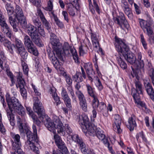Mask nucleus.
Masks as SVG:
<instances>
[{
  "mask_svg": "<svg viewBox=\"0 0 154 154\" xmlns=\"http://www.w3.org/2000/svg\"><path fill=\"white\" fill-rule=\"evenodd\" d=\"M17 125L19 130L21 133H26L28 139L25 142V146L35 153H39L38 148L36 146L37 144H38V138L37 136V130L36 126L33 125L32 128L33 133L29 131L27 127L24 125L20 119H18L17 121Z\"/></svg>",
  "mask_w": 154,
  "mask_h": 154,
  "instance_id": "f257e3e1",
  "label": "nucleus"
},
{
  "mask_svg": "<svg viewBox=\"0 0 154 154\" xmlns=\"http://www.w3.org/2000/svg\"><path fill=\"white\" fill-rule=\"evenodd\" d=\"M50 36V42L52 45L53 51H49L48 52V57L54 68L58 71H60V72L62 71V68L57 57H61L60 49L62 47V45L58 38L54 34L51 33Z\"/></svg>",
  "mask_w": 154,
  "mask_h": 154,
  "instance_id": "f03ea898",
  "label": "nucleus"
},
{
  "mask_svg": "<svg viewBox=\"0 0 154 154\" xmlns=\"http://www.w3.org/2000/svg\"><path fill=\"white\" fill-rule=\"evenodd\" d=\"M6 100L9 107V109L6 110L7 116L11 125L14 126L15 124L12 108L19 115H22L24 113V109L15 97H6Z\"/></svg>",
  "mask_w": 154,
  "mask_h": 154,
  "instance_id": "7ed1b4c3",
  "label": "nucleus"
},
{
  "mask_svg": "<svg viewBox=\"0 0 154 154\" xmlns=\"http://www.w3.org/2000/svg\"><path fill=\"white\" fill-rule=\"evenodd\" d=\"M116 41L117 43L116 46L117 51L122 55L128 62L136 65V63H138V61H136L134 55L129 51L128 47L119 39H116Z\"/></svg>",
  "mask_w": 154,
  "mask_h": 154,
  "instance_id": "20e7f679",
  "label": "nucleus"
},
{
  "mask_svg": "<svg viewBox=\"0 0 154 154\" xmlns=\"http://www.w3.org/2000/svg\"><path fill=\"white\" fill-rule=\"evenodd\" d=\"M55 123L52 122L50 118L46 119L45 121L44 124L45 126L48 130L51 132L53 133L56 131L59 133L62 131V126L63 124L60 119L57 117H56V119L54 120Z\"/></svg>",
  "mask_w": 154,
  "mask_h": 154,
  "instance_id": "39448f33",
  "label": "nucleus"
},
{
  "mask_svg": "<svg viewBox=\"0 0 154 154\" xmlns=\"http://www.w3.org/2000/svg\"><path fill=\"white\" fill-rule=\"evenodd\" d=\"M61 52V57L57 58L58 60L60 59V60L63 59V56L65 55H68L71 54L74 60L76 63H78L79 61L78 59V55L77 52L75 49L69 46L67 42H65L62 47L60 49Z\"/></svg>",
  "mask_w": 154,
  "mask_h": 154,
  "instance_id": "423d86ee",
  "label": "nucleus"
},
{
  "mask_svg": "<svg viewBox=\"0 0 154 154\" xmlns=\"http://www.w3.org/2000/svg\"><path fill=\"white\" fill-rule=\"evenodd\" d=\"M5 8L8 15L9 17V21L10 24L12 26L14 31L15 32H17L18 30V28L17 27L18 23L15 19L13 18V16L14 15V8L12 5L8 4H6Z\"/></svg>",
  "mask_w": 154,
  "mask_h": 154,
  "instance_id": "0eeeda50",
  "label": "nucleus"
},
{
  "mask_svg": "<svg viewBox=\"0 0 154 154\" xmlns=\"http://www.w3.org/2000/svg\"><path fill=\"white\" fill-rule=\"evenodd\" d=\"M72 140L76 142L82 152L84 154H92V152L88 149L82 139L77 134L71 136Z\"/></svg>",
  "mask_w": 154,
  "mask_h": 154,
  "instance_id": "6e6552de",
  "label": "nucleus"
},
{
  "mask_svg": "<svg viewBox=\"0 0 154 154\" xmlns=\"http://www.w3.org/2000/svg\"><path fill=\"white\" fill-rule=\"evenodd\" d=\"M33 100V110L35 112L37 113L41 120L43 121L45 113L42 103L39 101L38 97H34Z\"/></svg>",
  "mask_w": 154,
  "mask_h": 154,
  "instance_id": "1a4fd4ad",
  "label": "nucleus"
},
{
  "mask_svg": "<svg viewBox=\"0 0 154 154\" xmlns=\"http://www.w3.org/2000/svg\"><path fill=\"white\" fill-rule=\"evenodd\" d=\"M113 19L115 23L117 24L121 29H128L129 27V25L122 12H119V15L114 17Z\"/></svg>",
  "mask_w": 154,
  "mask_h": 154,
  "instance_id": "9d476101",
  "label": "nucleus"
},
{
  "mask_svg": "<svg viewBox=\"0 0 154 154\" xmlns=\"http://www.w3.org/2000/svg\"><path fill=\"white\" fill-rule=\"evenodd\" d=\"M28 31L33 42L39 47L42 46V44L41 43V41L37 33L36 28H35L33 26H31Z\"/></svg>",
  "mask_w": 154,
  "mask_h": 154,
  "instance_id": "9b49d317",
  "label": "nucleus"
},
{
  "mask_svg": "<svg viewBox=\"0 0 154 154\" xmlns=\"http://www.w3.org/2000/svg\"><path fill=\"white\" fill-rule=\"evenodd\" d=\"M137 61L138 63H136V69L135 71L133 68H132V71L131 72V74L132 77H135L137 80H138L139 77L138 75L139 74V71L140 69L143 70L144 64L143 60H141L142 54L140 52L138 54Z\"/></svg>",
  "mask_w": 154,
  "mask_h": 154,
  "instance_id": "f8f14e48",
  "label": "nucleus"
},
{
  "mask_svg": "<svg viewBox=\"0 0 154 154\" xmlns=\"http://www.w3.org/2000/svg\"><path fill=\"white\" fill-rule=\"evenodd\" d=\"M15 46L17 49L18 53L24 60L26 59L28 55V53L26 50L23 43L21 40L17 38L15 39Z\"/></svg>",
  "mask_w": 154,
  "mask_h": 154,
  "instance_id": "ddd939ff",
  "label": "nucleus"
},
{
  "mask_svg": "<svg viewBox=\"0 0 154 154\" xmlns=\"http://www.w3.org/2000/svg\"><path fill=\"white\" fill-rule=\"evenodd\" d=\"M24 40L25 45L27 48L28 52L35 56H37L38 54V51L29 37L27 35L25 36Z\"/></svg>",
  "mask_w": 154,
  "mask_h": 154,
  "instance_id": "4468645a",
  "label": "nucleus"
},
{
  "mask_svg": "<svg viewBox=\"0 0 154 154\" xmlns=\"http://www.w3.org/2000/svg\"><path fill=\"white\" fill-rule=\"evenodd\" d=\"M17 79L18 84L16 85L17 88H19L21 95L22 96H26L27 93L24 88L25 82L23 78H22V74L19 72L17 76Z\"/></svg>",
  "mask_w": 154,
  "mask_h": 154,
  "instance_id": "2eb2a0df",
  "label": "nucleus"
},
{
  "mask_svg": "<svg viewBox=\"0 0 154 154\" xmlns=\"http://www.w3.org/2000/svg\"><path fill=\"white\" fill-rule=\"evenodd\" d=\"M120 4L125 13L130 19H132L133 14L132 11L129 7V5L126 0H121Z\"/></svg>",
  "mask_w": 154,
  "mask_h": 154,
  "instance_id": "dca6fc26",
  "label": "nucleus"
},
{
  "mask_svg": "<svg viewBox=\"0 0 154 154\" xmlns=\"http://www.w3.org/2000/svg\"><path fill=\"white\" fill-rule=\"evenodd\" d=\"M139 22L140 27L144 32L146 31L148 35L153 33V31L149 23L142 19H139Z\"/></svg>",
  "mask_w": 154,
  "mask_h": 154,
  "instance_id": "f3484780",
  "label": "nucleus"
},
{
  "mask_svg": "<svg viewBox=\"0 0 154 154\" xmlns=\"http://www.w3.org/2000/svg\"><path fill=\"white\" fill-rule=\"evenodd\" d=\"M114 125L113 126V129L116 132L119 134L122 132L120 128V125L121 124V117L118 114H116L114 117Z\"/></svg>",
  "mask_w": 154,
  "mask_h": 154,
  "instance_id": "a211bd4d",
  "label": "nucleus"
},
{
  "mask_svg": "<svg viewBox=\"0 0 154 154\" xmlns=\"http://www.w3.org/2000/svg\"><path fill=\"white\" fill-rule=\"evenodd\" d=\"M55 143L59 149L62 150V152L64 153L68 152L67 148L65 146V144L62 142L60 137L58 135H55L54 136Z\"/></svg>",
  "mask_w": 154,
  "mask_h": 154,
  "instance_id": "6ab92c4d",
  "label": "nucleus"
},
{
  "mask_svg": "<svg viewBox=\"0 0 154 154\" xmlns=\"http://www.w3.org/2000/svg\"><path fill=\"white\" fill-rule=\"evenodd\" d=\"M136 87V90H132L131 95L133 96H138L140 95H143L142 91V85L140 82L137 80L134 82Z\"/></svg>",
  "mask_w": 154,
  "mask_h": 154,
  "instance_id": "aec40b11",
  "label": "nucleus"
},
{
  "mask_svg": "<svg viewBox=\"0 0 154 154\" xmlns=\"http://www.w3.org/2000/svg\"><path fill=\"white\" fill-rule=\"evenodd\" d=\"M11 137L13 140H12V149H15L17 147L21 146V143L20 141V136L18 134H13Z\"/></svg>",
  "mask_w": 154,
  "mask_h": 154,
  "instance_id": "412c9836",
  "label": "nucleus"
},
{
  "mask_svg": "<svg viewBox=\"0 0 154 154\" xmlns=\"http://www.w3.org/2000/svg\"><path fill=\"white\" fill-rule=\"evenodd\" d=\"M136 120V116L134 114L131 115L128 119V124L127 125V127L131 131H133L137 127Z\"/></svg>",
  "mask_w": 154,
  "mask_h": 154,
  "instance_id": "4be33fe9",
  "label": "nucleus"
},
{
  "mask_svg": "<svg viewBox=\"0 0 154 154\" xmlns=\"http://www.w3.org/2000/svg\"><path fill=\"white\" fill-rule=\"evenodd\" d=\"M61 67L62 68V71L60 72V71H58L57 70V71L58 72H60V74H63V76L64 77L65 79V80L67 84L69 85V88L71 89V91L70 92L71 95L73 96V92L72 89L71 87L72 84V79L71 78V77L69 75H67L66 72H64V71L63 69L62 68L61 66Z\"/></svg>",
  "mask_w": 154,
  "mask_h": 154,
  "instance_id": "5701e85b",
  "label": "nucleus"
},
{
  "mask_svg": "<svg viewBox=\"0 0 154 154\" xmlns=\"http://www.w3.org/2000/svg\"><path fill=\"white\" fill-rule=\"evenodd\" d=\"M97 109L98 112L102 113L104 116L107 117L108 116V109L103 102H101L100 103L99 106L97 108Z\"/></svg>",
  "mask_w": 154,
  "mask_h": 154,
  "instance_id": "b1692460",
  "label": "nucleus"
},
{
  "mask_svg": "<svg viewBox=\"0 0 154 154\" xmlns=\"http://www.w3.org/2000/svg\"><path fill=\"white\" fill-rule=\"evenodd\" d=\"M24 16L21 8L19 5H16L14 12V18H16L18 19Z\"/></svg>",
  "mask_w": 154,
  "mask_h": 154,
  "instance_id": "393cba45",
  "label": "nucleus"
},
{
  "mask_svg": "<svg viewBox=\"0 0 154 154\" xmlns=\"http://www.w3.org/2000/svg\"><path fill=\"white\" fill-rule=\"evenodd\" d=\"M96 135L99 139L101 140L103 143H107L108 139L101 129H97Z\"/></svg>",
  "mask_w": 154,
  "mask_h": 154,
  "instance_id": "a878e982",
  "label": "nucleus"
},
{
  "mask_svg": "<svg viewBox=\"0 0 154 154\" xmlns=\"http://www.w3.org/2000/svg\"><path fill=\"white\" fill-rule=\"evenodd\" d=\"M3 44L5 46L8 48V51L11 54H14V49L15 47V45L14 44H11V42L8 39Z\"/></svg>",
  "mask_w": 154,
  "mask_h": 154,
  "instance_id": "bb28decb",
  "label": "nucleus"
},
{
  "mask_svg": "<svg viewBox=\"0 0 154 154\" xmlns=\"http://www.w3.org/2000/svg\"><path fill=\"white\" fill-rule=\"evenodd\" d=\"M144 84L148 95L151 96H154V91L151 84L149 82L146 83L144 82Z\"/></svg>",
  "mask_w": 154,
  "mask_h": 154,
  "instance_id": "cd10ccee",
  "label": "nucleus"
},
{
  "mask_svg": "<svg viewBox=\"0 0 154 154\" xmlns=\"http://www.w3.org/2000/svg\"><path fill=\"white\" fill-rule=\"evenodd\" d=\"M79 104L81 108L85 112L87 111V105L85 97H79Z\"/></svg>",
  "mask_w": 154,
  "mask_h": 154,
  "instance_id": "c85d7f7f",
  "label": "nucleus"
},
{
  "mask_svg": "<svg viewBox=\"0 0 154 154\" xmlns=\"http://www.w3.org/2000/svg\"><path fill=\"white\" fill-rule=\"evenodd\" d=\"M79 123L81 124L82 125H84L85 127L87 126V125H89L91 124L89 122V119L87 115H83L81 117V118H79Z\"/></svg>",
  "mask_w": 154,
  "mask_h": 154,
  "instance_id": "c756f323",
  "label": "nucleus"
},
{
  "mask_svg": "<svg viewBox=\"0 0 154 154\" xmlns=\"http://www.w3.org/2000/svg\"><path fill=\"white\" fill-rule=\"evenodd\" d=\"M62 127L63 131L60 132L59 134L61 133L62 135H65L66 133L68 134H70L72 133V131L68 124H66L64 126H63V125Z\"/></svg>",
  "mask_w": 154,
  "mask_h": 154,
  "instance_id": "7c9ffc66",
  "label": "nucleus"
},
{
  "mask_svg": "<svg viewBox=\"0 0 154 154\" xmlns=\"http://www.w3.org/2000/svg\"><path fill=\"white\" fill-rule=\"evenodd\" d=\"M85 128L87 129L88 132L90 135L94 136L96 135V131H95V127H93L91 124L89 125H87Z\"/></svg>",
  "mask_w": 154,
  "mask_h": 154,
  "instance_id": "2f4dec72",
  "label": "nucleus"
},
{
  "mask_svg": "<svg viewBox=\"0 0 154 154\" xmlns=\"http://www.w3.org/2000/svg\"><path fill=\"white\" fill-rule=\"evenodd\" d=\"M0 25L2 26V32L5 33L6 30L10 29L6 23L4 17L0 20Z\"/></svg>",
  "mask_w": 154,
  "mask_h": 154,
  "instance_id": "473e14b6",
  "label": "nucleus"
},
{
  "mask_svg": "<svg viewBox=\"0 0 154 154\" xmlns=\"http://www.w3.org/2000/svg\"><path fill=\"white\" fill-rule=\"evenodd\" d=\"M51 14L53 16L56 24L60 28H63L64 25L63 23L59 20L57 15L54 14V12L51 11Z\"/></svg>",
  "mask_w": 154,
  "mask_h": 154,
  "instance_id": "72a5a7b5",
  "label": "nucleus"
},
{
  "mask_svg": "<svg viewBox=\"0 0 154 154\" xmlns=\"http://www.w3.org/2000/svg\"><path fill=\"white\" fill-rule=\"evenodd\" d=\"M17 20L19 21L21 26L23 28L26 29L28 28L26 18L24 16L18 19Z\"/></svg>",
  "mask_w": 154,
  "mask_h": 154,
  "instance_id": "f704fd0d",
  "label": "nucleus"
},
{
  "mask_svg": "<svg viewBox=\"0 0 154 154\" xmlns=\"http://www.w3.org/2000/svg\"><path fill=\"white\" fill-rule=\"evenodd\" d=\"M42 22L45 25L46 29L48 30H49L51 28L50 25L47 21V20L45 19L44 14L41 15L39 16Z\"/></svg>",
  "mask_w": 154,
  "mask_h": 154,
  "instance_id": "c9c22d12",
  "label": "nucleus"
},
{
  "mask_svg": "<svg viewBox=\"0 0 154 154\" xmlns=\"http://www.w3.org/2000/svg\"><path fill=\"white\" fill-rule=\"evenodd\" d=\"M135 103L138 106L139 105L142 107L146 108V106L144 103L141 101L139 97H133Z\"/></svg>",
  "mask_w": 154,
  "mask_h": 154,
  "instance_id": "e433bc0d",
  "label": "nucleus"
},
{
  "mask_svg": "<svg viewBox=\"0 0 154 154\" xmlns=\"http://www.w3.org/2000/svg\"><path fill=\"white\" fill-rule=\"evenodd\" d=\"M32 20L33 24L36 27H38L41 26L42 23L38 17L37 16H34L32 18Z\"/></svg>",
  "mask_w": 154,
  "mask_h": 154,
  "instance_id": "4c0bfd02",
  "label": "nucleus"
},
{
  "mask_svg": "<svg viewBox=\"0 0 154 154\" xmlns=\"http://www.w3.org/2000/svg\"><path fill=\"white\" fill-rule=\"evenodd\" d=\"M92 105L94 109H97L99 106L100 103L99 100L96 97H92Z\"/></svg>",
  "mask_w": 154,
  "mask_h": 154,
  "instance_id": "58836bf2",
  "label": "nucleus"
},
{
  "mask_svg": "<svg viewBox=\"0 0 154 154\" xmlns=\"http://www.w3.org/2000/svg\"><path fill=\"white\" fill-rule=\"evenodd\" d=\"M81 73L76 72L73 76V80L77 82H80L83 81V79L81 75Z\"/></svg>",
  "mask_w": 154,
  "mask_h": 154,
  "instance_id": "ea45409f",
  "label": "nucleus"
},
{
  "mask_svg": "<svg viewBox=\"0 0 154 154\" xmlns=\"http://www.w3.org/2000/svg\"><path fill=\"white\" fill-rule=\"evenodd\" d=\"M118 63L121 67L123 69H125L127 68V65L123 61L121 57H120L118 59Z\"/></svg>",
  "mask_w": 154,
  "mask_h": 154,
  "instance_id": "a19ab883",
  "label": "nucleus"
},
{
  "mask_svg": "<svg viewBox=\"0 0 154 154\" xmlns=\"http://www.w3.org/2000/svg\"><path fill=\"white\" fill-rule=\"evenodd\" d=\"M21 65L24 73L28 75L29 69L28 66L26 63L24 62H22L21 63Z\"/></svg>",
  "mask_w": 154,
  "mask_h": 154,
  "instance_id": "79ce46f5",
  "label": "nucleus"
},
{
  "mask_svg": "<svg viewBox=\"0 0 154 154\" xmlns=\"http://www.w3.org/2000/svg\"><path fill=\"white\" fill-rule=\"evenodd\" d=\"M88 92L90 96H95L94 91L92 87L89 84L86 85Z\"/></svg>",
  "mask_w": 154,
  "mask_h": 154,
  "instance_id": "37998d69",
  "label": "nucleus"
},
{
  "mask_svg": "<svg viewBox=\"0 0 154 154\" xmlns=\"http://www.w3.org/2000/svg\"><path fill=\"white\" fill-rule=\"evenodd\" d=\"M86 71L89 80H90L91 82H92V77L94 74V71L93 69H92L89 70H86Z\"/></svg>",
  "mask_w": 154,
  "mask_h": 154,
  "instance_id": "c03bdc74",
  "label": "nucleus"
},
{
  "mask_svg": "<svg viewBox=\"0 0 154 154\" xmlns=\"http://www.w3.org/2000/svg\"><path fill=\"white\" fill-rule=\"evenodd\" d=\"M139 136H141V138L144 141L146 142L147 141V139L145 137L143 131H141L137 133L136 135V138L138 141H140V139H139Z\"/></svg>",
  "mask_w": 154,
  "mask_h": 154,
  "instance_id": "a18cd8bd",
  "label": "nucleus"
},
{
  "mask_svg": "<svg viewBox=\"0 0 154 154\" xmlns=\"http://www.w3.org/2000/svg\"><path fill=\"white\" fill-rule=\"evenodd\" d=\"M139 136H141V138L144 141L146 142L147 141V139L145 137L143 131H141L137 133L136 135V138L138 141H140V139H139Z\"/></svg>",
  "mask_w": 154,
  "mask_h": 154,
  "instance_id": "49530a36",
  "label": "nucleus"
},
{
  "mask_svg": "<svg viewBox=\"0 0 154 154\" xmlns=\"http://www.w3.org/2000/svg\"><path fill=\"white\" fill-rule=\"evenodd\" d=\"M67 11L69 14L71 16H74L75 15V8L73 7H69L67 8Z\"/></svg>",
  "mask_w": 154,
  "mask_h": 154,
  "instance_id": "de8ad7c7",
  "label": "nucleus"
},
{
  "mask_svg": "<svg viewBox=\"0 0 154 154\" xmlns=\"http://www.w3.org/2000/svg\"><path fill=\"white\" fill-rule=\"evenodd\" d=\"M15 150L14 152H11V154H25L21 148V147H17L15 149H13Z\"/></svg>",
  "mask_w": 154,
  "mask_h": 154,
  "instance_id": "09e8293b",
  "label": "nucleus"
},
{
  "mask_svg": "<svg viewBox=\"0 0 154 154\" xmlns=\"http://www.w3.org/2000/svg\"><path fill=\"white\" fill-rule=\"evenodd\" d=\"M63 99L66 104V106L70 108L71 107V104L70 99L69 97H64Z\"/></svg>",
  "mask_w": 154,
  "mask_h": 154,
  "instance_id": "8fccbe9b",
  "label": "nucleus"
},
{
  "mask_svg": "<svg viewBox=\"0 0 154 154\" xmlns=\"http://www.w3.org/2000/svg\"><path fill=\"white\" fill-rule=\"evenodd\" d=\"M96 85L99 91H101L103 89V86L100 79L97 78V82L96 83Z\"/></svg>",
  "mask_w": 154,
  "mask_h": 154,
  "instance_id": "3c124183",
  "label": "nucleus"
},
{
  "mask_svg": "<svg viewBox=\"0 0 154 154\" xmlns=\"http://www.w3.org/2000/svg\"><path fill=\"white\" fill-rule=\"evenodd\" d=\"M37 29L39 34L43 37L45 36V32L43 28L41 26L37 27Z\"/></svg>",
  "mask_w": 154,
  "mask_h": 154,
  "instance_id": "603ef678",
  "label": "nucleus"
},
{
  "mask_svg": "<svg viewBox=\"0 0 154 154\" xmlns=\"http://www.w3.org/2000/svg\"><path fill=\"white\" fill-rule=\"evenodd\" d=\"M141 41L142 45L145 49H146L147 47V44L145 40L143 35L142 34H141L140 35Z\"/></svg>",
  "mask_w": 154,
  "mask_h": 154,
  "instance_id": "864d4df0",
  "label": "nucleus"
},
{
  "mask_svg": "<svg viewBox=\"0 0 154 154\" xmlns=\"http://www.w3.org/2000/svg\"><path fill=\"white\" fill-rule=\"evenodd\" d=\"M33 4L37 7L41 6V1L40 0H29Z\"/></svg>",
  "mask_w": 154,
  "mask_h": 154,
  "instance_id": "5fc2aeb1",
  "label": "nucleus"
},
{
  "mask_svg": "<svg viewBox=\"0 0 154 154\" xmlns=\"http://www.w3.org/2000/svg\"><path fill=\"white\" fill-rule=\"evenodd\" d=\"M53 5L52 2L51 1H49L48 2V6L46 8V10L49 11H51L52 10Z\"/></svg>",
  "mask_w": 154,
  "mask_h": 154,
  "instance_id": "6e6d98bb",
  "label": "nucleus"
},
{
  "mask_svg": "<svg viewBox=\"0 0 154 154\" xmlns=\"http://www.w3.org/2000/svg\"><path fill=\"white\" fill-rule=\"evenodd\" d=\"M49 92L52 96H58L56 92V89L54 88H51Z\"/></svg>",
  "mask_w": 154,
  "mask_h": 154,
  "instance_id": "4d7b16f0",
  "label": "nucleus"
},
{
  "mask_svg": "<svg viewBox=\"0 0 154 154\" xmlns=\"http://www.w3.org/2000/svg\"><path fill=\"white\" fill-rule=\"evenodd\" d=\"M62 14L64 17L65 20L67 23H68L69 20L67 12L66 11H63L62 12Z\"/></svg>",
  "mask_w": 154,
  "mask_h": 154,
  "instance_id": "13d9d810",
  "label": "nucleus"
},
{
  "mask_svg": "<svg viewBox=\"0 0 154 154\" xmlns=\"http://www.w3.org/2000/svg\"><path fill=\"white\" fill-rule=\"evenodd\" d=\"M93 6L95 8L96 11L98 13V14L100 13V10L99 7L96 1L95 0H93Z\"/></svg>",
  "mask_w": 154,
  "mask_h": 154,
  "instance_id": "bf43d9fd",
  "label": "nucleus"
},
{
  "mask_svg": "<svg viewBox=\"0 0 154 154\" xmlns=\"http://www.w3.org/2000/svg\"><path fill=\"white\" fill-rule=\"evenodd\" d=\"M93 45L94 48H96L97 49L99 48V42L98 40H96L95 41H92Z\"/></svg>",
  "mask_w": 154,
  "mask_h": 154,
  "instance_id": "052dcab7",
  "label": "nucleus"
},
{
  "mask_svg": "<svg viewBox=\"0 0 154 154\" xmlns=\"http://www.w3.org/2000/svg\"><path fill=\"white\" fill-rule=\"evenodd\" d=\"M91 38L92 42L98 39V36L92 33H91Z\"/></svg>",
  "mask_w": 154,
  "mask_h": 154,
  "instance_id": "680f3d73",
  "label": "nucleus"
},
{
  "mask_svg": "<svg viewBox=\"0 0 154 154\" xmlns=\"http://www.w3.org/2000/svg\"><path fill=\"white\" fill-rule=\"evenodd\" d=\"M79 53L80 55H83L86 53L84 50L83 46L82 45L79 47Z\"/></svg>",
  "mask_w": 154,
  "mask_h": 154,
  "instance_id": "e2e57ef3",
  "label": "nucleus"
},
{
  "mask_svg": "<svg viewBox=\"0 0 154 154\" xmlns=\"http://www.w3.org/2000/svg\"><path fill=\"white\" fill-rule=\"evenodd\" d=\"M7 39L5 37H3L2 34L1 32H0V42L3 44L5 42Z\"/></svg>",
  "mask_w": 154,
  "mask_h": 154,
  "instance_id": "0e129e2a",
  "label": "nucleus"
},
{
  "mask_svg": "<svg viewBox=\"0 0 154 154\" xmlns=\"http://www.w3.org/2000/svg\"><path fill=\"white\" fill-rule=\"evenodd\" d=\"M85 68L86 71L92 69V66L91 63H88L85 65Z\"/></svg>",
  "mask_w": 154,
  "mask_h": 154,
  "instance_id": "69168bd1",
  "label": "nucleus"
},
{
  "mask_svg": "<svg viewBox=\"0 0 154 154\" xmlns=\"http://www.w3.org/2000/svg\"><path fill=\"white\" fill-rule=\"evenodd\" d=\"M134 5L136 13L138 14H140V11L139 9V6L135 3L134 4Z\"/></svg>",
  "mask_w": 154,
  "mask_h": 154,
  "instance_id": "338daca9",
  "label": "nucleus"
},
{
  "mask_svg": "<svg viewBox=\"0 0 154 154\" xmlns=\"http://www.w3.org/2000/svg\"><path fill=\"white\" fill-rule=\"evenodd\" d=\"M149 75L151 77L152 80L154 79V69H151L150 71Z\"/></svg>",
  "mask_w": 154,
  "mask_h": 154,
  "instance_id": "774afa93",
  "label": "nucleus"
}]
</instances>
